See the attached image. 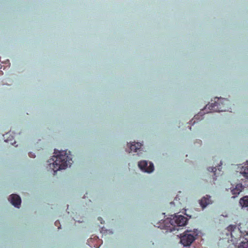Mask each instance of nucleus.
Segmentation results:
<instances>
[{
	"label": "nucleus",
	"instance_id": "nucleus-1",
	"mask_svg": "<svg viewBox=\"0 0 248 248\" xmlns=\"http://www.w3.org/2000/svg\"><path fill=\"white\" fill-rule=\"evenodd\" d=\"M54 154L52 158L50 159L53 161L51 163L49 161V168L52 169L54 172L57 171L65 169L68 165L72 164V161L71 157L67 155L66 151H58L55 150Z\"/></svg>",
	"mask_w": 248,
	"mask_h": 248
},
{
	"label": "nucleus",
	"instance_id": "nucleus-2",
	"mask_svg": "<svg viewBox=\"0 0 248 248\" xmlns=\"http://www.w3.org/2000/svg\"><path fill=\"white\" fill-rule=\"evenodd\" d=\"M230 105V101L225 98H218L217 102L212 103L210 105H207L205 109L208 108L213 111L222 112L229 111L231 109L229 108Z\"/></svg>",
	"mask_w": 248,
	"mask_h": 248
},
{
	"label": "nucleus",
	"instance_id": "nucleus-3",
	"mask_svg": "<svg viewBox=\"0 0 248 248\" xmlns=\"http://www.w3.org/2000/svg\"><path fill=\"white\" fill-rule=\"evenodd\" d=\"M187 221L186 217L182 215H175L170 218V222L171 225L175 227H181L186 225Z\"/></svg>",
	"mask_w": 248,
	"mask_h": 248
},
{
	"label": "nucleus",
	"instance_id": "nucleus-4",
	"mask_svg": "<svg viewBox=\"0 0 248 248\" xmlns=\"http://www.w3.org/2000/svg\"><path fill=\"white\" fill-rule=\"evenodd\" d=\"M190 231H186L181 236L180 242L185 247L188 246L195 240V236L189 233Z\"/></svg>",
	"mask_w": 248,
	"mask_h": 248
},
{
	"label": "nucleus",
	"instance_id": "nucleus-5",
	"mask_svg": "<svg viewBox=\"0 0 248 248\" xmlns=\"http://www.w3.org/2000/svg\"><path fill=\"white\" fill-rule=\"evenodd\" d=\"M148 162L145 160L140 161L138 163L139 168L145 172L148 173L152 172L154 170L153 163L149 162V165L148 166Z\"/></svg>",
	"mask_w": 248,
	"mask_h": 248
},
{
	"label": "nucleus",
	"instance_id": "nucleus-6",
	"mask_svg": "<svg viewBox=\"0 0 248 248\" xmlns=\"http://www.w3.org/2000/svg\"><path fill=\"white\" fill-rule=\"evenodd\" d=\"M10 200L12 205L16 207L19 208L21 200L20 197L18 195L14 194L11 195Z\"/></svg>",
	"mask_w": 248,
	"mask_h": 248
},
{
	"label": "nucleus",
	"instance_id": "nucleus-7",
	"mask_svg": "<svg viewBox=\"0 0 248 248\" xmlns=\"http://www.w3.org/2000/svg\"><path fill=\"white\" fill-rule=\"evenodd\" d=\"M213 202L211 199V197L207 195L202 197L199 201V203L202 209H204L208 205L211 204Z\"/></svg>",
	"mask_w": 248,
	"mask_h": 248
},
{
	"label": "nucleus",
	"instance_id": "nucleus-8",
	"mask_svg": "<svg viewBox=\"0 0 248 248\" xmlns=\"http://www.w3.org/2000/svg\"><path fill=\"white\" fill-rule=\"evenodd\" d=\"M244 189V186L242 184H238L236 185L235 188H233L231 192L232 194L233 195V198H235Z\"/></svg>",
	"mask_w": 248,
	"mask_h": 248
},
{
	"label": "nucleus",
	"instance_id": "nucleus-9",
	"mask_svg": "<svg viewBox=\"0 0 248 248\" xmlns=\"http://www.w3.org/2000/svg\"><path fill=\"white\" fill-rule=\"evenodd\" d=\"M142 144L140 142H133L130 145V150L131 151L137 152L138 150L140 151Z\"/></svg>",
	"mask_w": 248,
	"mask_h": 248
},
{
	"label": "nucleus",
	"instance_id": "nucleus-10",
	"mask_svg": "<svg viewBox=\"0 0 248 248\" xmlns=\"http://www.w3.org/2000/svg\"><path fill=\"white\" fill-rule=\"evenodd\" d=\"M227 230L229 232H230L231 237L232 238H236L234 236V232L235 231L239 232V230L237 229L236 225H230L227 227Z\"/></svg>",
	"mask_w": 248,
	"mask_h": 248
},
{
	"label": "nucleus",
	"instance_id": "nucleus-11",
	"mask_svg": "<svg viewBox=\"0 0 248 248\" xmlns=\"http://www.w3.org/2000/svg\"><path fill=\"white\" fill-rule=\"evenodd\" d=\"M239 203L242 207H248V196H246L241 198Z\"/></svg>",
	"mask_w": 248,
	"mask_h": 248
},
{
	"label": "nucleus",
	"instance_id": "nucleus-12",
	"mask_svg": "<svg viewBox=\"0 0 248 248\" xmlns=\"http://www.w3.org/2000/svg\"><path fill=\"white\" fill-rule=\"evenodd\" d=\"M241 173L244 177L248 179V166L243 168Z\"/></svg>",
	"mask_w": 248,
	"mask_h": 248
},
{
	"label": "nucleus",
	"instance_id": "nucleus-13",
	"mask_svg": "<svg viewBox=\"0 0 248 248\" xmlns=\"http://www.w3.org/2000/svg\"><path fill=\"white\" fill-rule=\"evenodd\" d=\"M238 248H248V241L242 242L238 247Z\"/></svg>",
	"mask_w": 248,
	"mask_h": 248
},
{
	"label": "nucleus",
	"instance_id": "nucleus-14",
	"mask_svg": "<svg viewBox=\"0 0 248 248\" xmlns=\"http://www.w3.org/2000/svg\"><path fill=\"white\" fill-rule=\"evenodd\" d=\"M208 170L209 171L215 172L217 171V168L216 167H209Z\"/></svg>",
	"mask_w": 248,
	"mask_h": 248
},
{
	"label": "nucleus",
	"instance_id": "nucleus-15",
	"mask_svg": "<svg viewBox=\"0 0 248 248\" xmlns=\"http://www.w3.org/2000/svg\"><path fill=\"white\" fill-rule=\"evenodd\" d=\"M29 156H30V157H31V158H34V157H35V155L34 154V153H32V152H30V153H29Z\"/></svg>",
	"mask_w": 248,
	"mask_h": 248
},
{
	"label": "nucleus",
	"instance_id": "nucleus-16",
	"mask_svg": "<svg viewBox=\"0 0 248 248\" xmlns=\"http://www.w3.org/2000/svg\"><path fill=\"white\" fill-rule=\"evenodd\" d=\"M55 224L56 226H58V229L60 228V227L58 226V225L60 224V222L59 221H56L55 222Z\"/></svg>",
	"mask_w": 248,
	"mask_h": 248
},
{
	"label": "nucleus",
	"instance_id": "nucleus-17",
	"mask_svg": "<svg viewBox=\"0 0 248 248\" xmlns=\"http://www.w3.org/2000/svg\"><path fill=\"white\" fill-rule=\"evenodd\" d=\"M198 117H199V115H195L194 117V119H198Z\"/></svg>",
	"mask_w": 248,
	"mask_h": 248
},
{
	"label": "nucleus",
	"instance_id": "nucleus-18",
	"mask_svg": "<svg viewBox=\"0 0 248 248\" xmlns=\"http://www.w3.org/2000/svg\"><path fill=\"white\" fill-rule=\"evenodd\" d=\"M200 142V144L202 143V141L201 140H199Z\"/></svg>",
	"mask_w": 248,
	"mask_h": 248
}]
</instances>
